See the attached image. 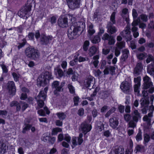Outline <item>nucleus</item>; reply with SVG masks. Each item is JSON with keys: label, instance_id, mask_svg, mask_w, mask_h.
Segmentation results:
<instances>
[{"label": "nucleus", "instance_id": "f257e3e1", "mask_svg": "<svg viewBox=\"0 0 154 154\" xmlns=\"http://www.w3.org/2000/svg\"><path fill=\"white\" fill-rule=\"evenodd\" d=\"M77 26L71 25L68 29L67 35L70 40L76 38L82 32L85 27V23L83 21H79Z\"/></svg>", "mask_w": 154, "mask_h": 154}, {"label": "nucleus", "instance_id": "f03ea898", "mask_svg": "<svg viewBox=\"0 0 154 154\" xmlns=\"http://www.w3.org/2000/svg\"><path fill=\"white\" fill-rule=\"evenodd\" d=\"M69 17L72 21V18H73L72 15L66 14L61 15L57 20L58 26L61 28H66L68 26V18Z\"/></svg>", "mask_w": 154, "mask_h": 154}, {"label": "nucleus", "instance_id": "7ed1b4c3", "mask_svg": "<svg viewBox=\"0 0 154 154\" xmlns=\"http://www.w3.org/2000/svg\"><path fill=\"white\" fill-rule=\"evenodd\" d=\"M25 53L28 57L33 60L36 59L38 56L37 50L33 47L27 48L25 51Z\"/></svg>", "mask_w": 154, "mask_h": 154}, {"label": "nucleus", "instance_id": "20e7f679", "mask_svg": "<svg viewBox=\"0 0 154 154\" xmlns=\"http://www.w3.org/2000/svg\"><path fill=\"white\" fill-rule=\"evenodd\" d=\"M53 79L51 72L45 71L44 73L43 77L42 79H39V84L40 86H45L47 84V82Z\"/></svg>", "mask_w": 154, "mask_h": 154}, {"label": "nucleus", "instance_id": "39448f33", "mask_svg": "<svg viewBox=\"0 0 154 154\" xmlns=\"http://www.w3.org/2000/svg\"><path fill=\"white\" fill-rule=\"evenodd\" d=\"M7 89L10 95L13 96L16 94V86L13 81H9L7 84Z\"/></svg>", "mask_w": 154, "mask_h": 154}, {"label": "nucleus", "instance_id": "423d86ee", "mask_svg": "<svg viewBox=\"0 0 154 154\" xmlns=\"http://www.w3.org/2000/svg\"><path fill=\"white\" fill-rule=\"evenodd\" d=\"M80 127L82 133L85 135L90 132L92 129L91 125L89 124L86 121L81 124Z\"/></svg>", "mask_w": 154, "mask_h": 154}, {"label": "nucleus", "instance_id": "0eeeda50", "mask_svg": "<svg viewBox=\"0 0 154 154\" xmlns=\"http://www.w3.org/2000/svg\"><path fill=\"white\" fill-rule=\"evenodd\" d=\"M37 103L38 106L40 108H42L45 104L44 101L45 100V95L43 92L40 91L37 96Z\"/></svg>", "mask_w": 154, "mask_h": 154}, {"label": "nucleus", "instance_id": "6e6552de", "mask_svg": "<svg viewBox=\"0 0 154 154\" xmlns=\"http://www.w3.org/2000/svg\"><path fill=\"white\" fill-rule=\"evenodd\" d=\"M67 5L69 8L73 10L80 6L79 0H66Z\"/></svg>", "mask_w": 154, "mask_h": 154}, {"label": "nucleus", "instance_id": "1a4fd4ad", "mask_svg": "<svg viewBox=\"0 0 154 154\" xmlns=\"http://www.w3.org/2000/svg\"><path fill=\"white\" fill-rule=\"evenodd\" d=\"M143 83L142 85L143 88L144 90L148 89L153 86V83L150 78L147 75L143 78Z\"/></svg>", "mask_w": 154, "mask_h": 154}, {"label": "nucleus", "instance_id": "9d476101", "mask_svg": "<svg viewBox=\"0 0 154 154\" xmlns=\"http://www.w3.org/2000/svg\"><path fill=\"white\" fill-rule=\"evenodd\" d=\"M52 38L51 35L46 36L44 34H42L40 37V41L43 45H47L50 43Z\"/></svg>", "mask_w": 154, "mask_h": 154}, {"label": "nucleus", "instance_id": "9b49d317", "mask_svg": "<svg viewBox=\"0 0 154 154\" xmlns=\"http://www.w3.org/2000/svg\"><path fill=\"white\" fill-rule=\"evenodd\" d=\"M109 125L114 129L116 128L118 126L119 122L117 118L112 117L109 119Z\"/></svg>", "mask_w": 154, "mask_h": 154}, {"label": "nucleus", "instance_id": "f8f14e48", "mask_svg": "<svg viewBox=\"0 0 154 154\" xmlns=\"http://www.w3.org/2000/svg\"><path fill=\"white\" fill-rule=\"evenodd\" d=\"M122 54L120 60L121 62H124L126 61L128 57L129 51L128 49L125 48L122 50Z\"/></svg>", "mask_w": 154, "mask_h": 154}, {"label": "nucleus", "instance_id": "ddd939ff", "mask_svg": "<svg viewBox=\"0 0 154 154\" xmlns=\"http://www.w3.org/2000/svg\"><path fill=\"white\" fill-rule=\"evenodd\" d=\"M120 88L124 92L128 91L130 89V84L127 81L123 82L121 84Z\"/></svg>", "mask_w": 154, "mask_h": 154}, {"label": "nucleus", "instance_id": "4468645a", "mask_svg": "<svg viewBox=\"0 0 154 154\" xmlns=\"http://www.w3.org/2000/svg\"><path fill=\"white\" fill-rule=\"evenodd\" d=\"M99 52L98 48L95 46H91L88 49V54L90 57H92Z\"/></svg>", "mask_w": 154, "mask_h": 154}, {"label": "nucleus", "instance_id": "2eb2a0df", "mask_svg": "<svg viewBox=\"0 0 154 154\" xmlns=\"http://www.w3.org/2000/svg\"><path fill=\"white\" fill-rule=\"evenodd\" d=\"M134 115L133 116L132 119L133 121L136 122H137L138 121L139 119L141 118L140 114L138 110L137 109L135 110L134 111Z\"/></svg>", "mask_w": 154, "mask_h": 154}, {"label": "nucleus", "instance_id": "dca6fc26", "mask_svg": "<svg viewBox=\"0 0 154 154\" xmlns=\"http://www.w3.org/2000/svg\"><path fill=\"white\" fill-rule=\"evenodd\" d=\"M56 115L58 118L61 121H63L66 119V114L65 112H57L56 113Z\"/></svg>", "mask_w": 154, "mask_h": 154}, {"label": "nucleus", "instance_id": "f3484780", "mask_svg": "<svg viewBox=\"0 0 154 154\" xmlns=\"http://www.w3.org/2000/svg\"><path fill=\"white\" fill-rule=\"evenodd\" d=\"M150 137L149 134L147 133H144L143 134V144L146 146L150 140Z\"/></svg>", "mask_w": 154, "mask_h": 154}, {"label": "nucleus", "instance_id": "a211bd4d", "mask_svg": "<svg viewBox=\"0 0 154 154\" xmlns=\"http://www.w3.org/2000/svg\"><path fill=\"white\" fill-rule=\"evenodd\" d=\"M107 32L111 34H113L116 33L117 29L114 26H112V25L108 26H107Z\"/></svg>", "mask_w": 154, "mask_h": 154}, {"label": "nucleus", "instance_id": "6ab92c4d", "mask_svg": "<svg viewBox=\"0 0 154 154\" xmlns=\"http://www.w3.org/2000/svg\"><path fill=\"white\" fill-rule=\"evenodd\" d=\"M143 69L142 63L141 62L138 63L134 69V72L135 73H138L140 72Z\"/></svg>", "mask_w": 154, "mask_h": 154}, {"label": "nucleus", "instance_id": "aec40b11", "mask_svg": "<svg viewBox=\"0 0 154 154\" xmlns=\"http://www.w3.org/2000/svg\"><path fill=\"white\" fill-rule=\"evenodd\" d=\"M100 37L98 35L92 36L91 38V42L93 44H97L100 41Z\"/></svg>", "mask_w": 154, "mask_h": 154}, {"label": "nucleus", "instance_id": "412c9836", "mask_svg": "<svg viewBox=\"0 0 154 154\" xmlns=\"http://www.w3.org/2000/svg\"><path fill=\"white\" fill-rule=\"evenodd\" d=\"M24 125L25 127L23 128L22 131V133L23 134H25L26 131H29L32 126V125L26 123H25Z\"/></svg>", "mask_w": 154, "mask_h": 154}, {"label": "nucleus", "instance_id": "4be33fe9", "mask_svg": "<svg viewBox=\"0 0 154 154\" xmlns=\"http://www.w3.org/2000/svg\"><path fill=\"white\" fill-rule=\"evenodd\" d=\"M55 74L56 75H58V76L60 78H61L63 75L64 73L62 69L60 68L56 69H54Z\"/></svg>", "mask_w": 154, "mask_h": 154}, {"label": "nucleus", "instance_id": "5701e85b", "mask_svg": "<svg viewBox=\"0 0 154 154\" xmlns=\"http://www.w3.org/2000/svg\"><path fill=\"white\" fill-rule=\"evenodd\" d=\"M6 152V145L4 143H0V154H4Z\"/></svg>", "mask_w": 154, "mask_h": 154}, {"label": "nucleus", "instance_id": "b1692460", "mask_svg": "<svg viewBox=\"0 0 154 154\" xmlns=\"http://www.w3.org/2000/svg\"><path fill=\"white\" fill-rule=\"evenodd\" d=\"M90 45V42L88 40L85 41L83 44L82 48L84 51L86 52L88 50Z\"/></svg>", "mask_w": 154, "mask_h": 154}, {"label": "nucleus", "instance_id": "393cba45", "mask_svg": "<svg viewBox=\"0 0 154 154\" xmlns=\"http://www.w3.org/2000/svg\"><path fill=\"white\" fill-rule=\"evenodd\" d=\"M142 132L140 129H139L135 138L137 142L141 141L142 139Z\"/></svg>", "mask_w": 154, "mask_h": 154}, {"label": "nucleus", "instance_id": "a878e982", "mask_svg": "<svg viewBox=\"0 0 154 154\" xmlns=\"http://www.w3.org/2000/svg\"><path fill=\"white\" fill-rule=\"evenodd\" d=\"M62 128H59L56 127L54 128L52 130L51 134L53 135H56L57 134L58 132H60L62 131Z\"/></svg>", "mask_w": 154, "mask_h": 154}, {"label": "nucleus", "instance_id": "bb28decb", "mask_svg": "<svg viewBox=\"0 0 154 154\" xmlns=\"http://www.w3.org/2000/svg\"><path fill=\"white\" fill-rule=\"evenodd\" d=\"M31 8L32 6L31 5H29L25 4V6L24 7L23 11L25 13V14L31 10Z\"/></svg>", "mask_w": 154, "mask_h": 154}, {"label": "nucleus", "instance_id": "cd10ccee", "mask_svg": "<svg viewBox=\"0 0 154 154\" xmlns=\"http://www.w3.org/2000/svg\"><path fill=\"white\" fill-rule=\"evenodd\" d=\"M65 84V83L63 82H63H62L61 84V85L60 86H58L56 88H55V90L54 91V93L55 94H57V92H60L61 91V90L62 89V90L63 91V89L62 88L63 86L64 85H63Z\"/></svg>", "mask_w": 154, "mask_h": 154}, {"label": "nucleus", "instance_id": "c85d7f7f", "mask_svg": "<svg viewBox=\"0 0 154 154\" xmlns=\"http://www.w3.org/2000/svg\"><path fill=\"white\" fill-rule=\"evenodd\" d=\"M94 77L92 76H90L86 80L87 81L86 82V85H87V87L89 88L91 86V83L93 81Z\"/></svg>", "mask_w": 154, "mask_h": 154}, {"label": "nucleus", "instance_id": "c756f323", "mask_svg": "<svg viewBox=\"0 0 154 154\" xmlns=\"http://www.w3.org/2000/svg\"><path fill=\"white\" fill-rule=\"evenodd\" d=\"M22 41L23 42H22L18 43V45L17 46V48L18 49H20L24 47L27 43L26 40L25 38H23L22 40Z\"/></svg>", "mask_w": 154, "mask_h": 154}, {"label": "nucleus", "instance_id": "7c9ffc66", "mask_svg": "<svg viewBox=\"0 0 154 154\" xmlns=\"http://www.w3.org/2000/svg\"><path fill=\"white\" fill-rule=\"evenodd\" d=\"M140 17L143 22H146L148 20V16L145 14H142L140 16Z\"/></svg>", "mask_w": 154, "mask_h": 154}, {"label": "nucleus", "instance_id": "2f4dec72", "mask_svg": "<svg viewBox=\"0 0 154 154\" xmlns=\"http://www.w3.org/2000/svg\"><path fill=\"white\" fill-rule=\"evenodd\" d=\"M83 136V134L80 133L79 134V137H78V143L79 145H81L83 142V140L82 138Z\"/></svg>", "mask_w": 154, "mask_h": 154}, {"label": "nucleus", "instance_id": "473e14b6", "mask_svg": "<svg viewBox=\"0 0 154 154\" xmlns=\"http://www.w3.org/2000/svg\"><path fill=\"white\" fill-rule=\"evenodd\" d=\"M67 87L69 89V92L71 94H75V89L72 85L69 84Z\"/></svg>", "mask_w": 154, "mask_h": 154}, {"label": "nucleus", "instance_id": "72a5a7b5", "mask_svg": "<svg viewBox=\"0 0 154 154\" xmlns=\"http://www.w3.org/2000/svg\"><path fill=\"white\" fill-rule=\"evenodd\" d=\"M116 46L119 49H122L124 48L125 46V42H124L122 41L119 42H117Z\"/></svg>", "mask_w": 154, "mask_h": 154}, {"label": "nucleus", "instance_id": "f704fd0d", "mask_svg": "<svg viewBox=\"0 0 154 154\" xmlns=\"http://www.w3.org/2000/svg\"><path fill=\"white\" fill-rule=\"evenodd\" d=\"M149 101L146 99H144L141 103V106H148L149 104Z\"/></svg>", "mask_w": 154, "mask_h": 154}, {"label": "nucleus", "instance_id": "c9c22d12", "mask_svg": "<svg viewBox=\"0 0 154 154\" xmlns=\"http://www.w3.org/2000/svg\"><path fill=\"white\" fill-rule=\"evenodd\" d=\"M141 80V77L140 76L137 77V78H134V81L136 84L135 85L140 86V82Z\"/></svg>", "mask_w": 154, "mask_h": 154}, {"label": "nucleus", "instance_id": "e433bc0d", "mask_svg": "<svg viewBox=\"0 0 154 154\" xmlns=\"http://www.w3.org/2000/svg\"><path fill=\"white\" fill-rule=\"evenodd\" d=\"M20 103L23 104L22 106L21 109L22 111L23 112L28 107L29 105L24 101H20Z\"/></svg>", "mask_w": 154, "mask_h": 154}, {"label": "nucleus", "instance_id": "4c0bfd02", "mask_svg": "<svg viewBox=\"0 0 154 154\" xmlns=\"http://www.w3.org/2000/svg\"><path fill=\"white\" fill-rule=\"evenodd\" d=\"M146 57V54L143 53H140L137 55V58L140 60H143Z\"/></svg>", "mask_w": 154, "mask_h": 154}, {"label": "nucleus", "instance_id": "58836bf2", "mask_svg": "<svg viewBox=\"0 0 154 154\" xmlns=\"http://www.w3.org/2000/svg\"><path fill=\"white\" fill-rule=\"evenodd\" d=\"M116 13L115 12H113L111 16L110 20L112 22V24H115L116 23L115 15Z\"/></svg>", "mask_w": 154, "mask_h": 154}, {"label": "nucleus", "instance_id": "ea45409f", "mask_svg": "<svg viewBox=\"0 0 154 154\" xmlns=\"http://www.w3.org/2000/svg\"><path fill=\"white\" fill-rule=\"evenodd\" d=\"M144 146L140 145H137L135 148V149L136 150V152H140L141 150L144 149Z\"/></svg>", "mask_w": 154, "mask_h": 154}, {"label": "nucleus", "instance_id": "a19ab883", "mask_svg": "<svg viewBox=\"0 0 154 154\" xmlns=\"http://www.w3.org/2000/svg\"><path fill=\"white\" fill-rule=\"evenodd\" d=\"M111 37H112V35H109L107 33H105L102 37V39L104 40H108Z\"/></svg>", "mask_w": 154, "mask_h": 154}, {"label": "nucleus", "instance_id": "79ce46f5", "mask_svg": "<svg viewBox=\"0 0 154 154\" xmlns=\"http://www.w3.org/2000/svg\"><path fill=\"white\" fill-rule=\"evenodd\" d=\"M64 140L68 143H71V137L68 134H65Z\"/></svg>", "mask_w": 154, "mask_h": 154}, {"label": "nucleus", "instance_id": "37998d69", "mask_svg": "<svg viewBox=\"0 0 154 154\" xmlns=\"http://www.w3.org/2000/svg\"><path fill=\"white\" fill-rule=\"evenodd\" d=\"M100 90L99 88L96 87L94 89L92 94L91 95V97H95L97 95V93Z\"/></svg>", "mask_w": 154, "mask_h": 154}, {"label": "nucleus", "instance_id": "c03bdc74", "mask_svg": "<svg viewBox=\"0 0 154 154\" xmlns=\"http://www.w3.org/2000/svg\"><path fill=\"white\" fill-rule=\"evenodd\" d=\"M79 100V98L78 96L74 97L73 98V102L74 105L77 106Z\"/></svg>", "mask_w": 154, "mask_h": 154}, {"label": "nucleus", "instance_id": "a18cd8bd", "mask_svg": "<svg viewBox=\"0 0 154 154\" xmlns=\"http://www.w3.org/2000/svg\"><path fill=\"white\" fill-rule=\"evenodd\" d=\"M0 66L2 69L3 73H7L8 72V70L6 66L4 64H1Z\"/></svg>", "mask_w": 154, "mask_h": 154}, {"label": "nucleus", "instance_id": "49530a36", "mask_svg": "<svg viewBox=\"0 0 154 154\" xmlns=\"http://www.w3.org/2000/svg\"><path fill=\"white\" fill-rule=\"evenodd\" d=\"M12 75L14 79V81L15 82H17L19 81V77L16 73L13 72L12 73Z\"/></svg>", "mask_w": 154, "mask_h": 154}, {"label": "nucleus", "instance_id": "de8ad7c7", "mask_svg": "<svg viewBox=\"0 0 154 154\" xmlns=\"http://www.w3.org/2000/svg\"><path fill=\"white\" fill-rule=\"evenodd\" d=\"M57 20V18L56 17L54 16H53L51 17L50 19H49V22L51 23L52 24H55Z\"/></svg>", "mask_w": 154, "mask_h": 154}, {"label": "nucleus", "instance_id": "09e8293b", "mask_svg": "<svg viewBox=\"0 0 154 154\" xmlns=\"http://www.w3.org/2000/svg\"><path fill=\"white\" fill-rule=\"evenodd\" d=\"M108 41V44L110 45H114L115 42V39L112 36V37L110 38Z\"/></svg>", "mask_w": 154, "mask_h": 154}, {"label": "nucleus", "instance_id": "8fccbe9b", "mask_svg": "<svg viewBox=\"0 0 154 154\" xmlns=\"http://www.w3.org/2000/svg\"><path fill=\"white\" fill-rule=\"evenodd\" d=\"M118 109L120 113H123L124 112L125 106L122 105H120L118 106Z\"/></svg>", "mask_w": 154, "mask_h": 154}, {"label": "nucleus", "instance_id": "3c124183", "mask_svg": "<svg viewBox=\"0 0 154 154\" xmlns=\"http://www.w3.org/2000/svg\"><path fill=\"white\" fill-rule=\"evenodd\" d=\"M109 71L110 72V73L112 75H113L115 74V70L116 69V68L115 67L112 66H109Z\"/></svg>", "mask_w": 154, "mask_h": 154}, {"label": "nucleus", "instance_id": "603ef678", "mask_svg": "<svg viewBox=\"0 0 154 154\" xmlns=\"http://www.w3.org/2000/svg\"><path fill=\"white\" fill-rule=\"evenodd\" d=\"M109 95V93L107 91H104L103 93L102 97L103 98L106 99Z\"/></svg>", "mask_w": 154, "mask_h": 154}, {"label": "nucleus", "instance_id": "864d4df0", "mask_svg": "<svg viewBox=\"0 0 154 154\" xmlns=\"http://www.w3.org/2000/svg\"><path fill=\"white\" fill-rule=\"evenodd\" d=\"M27 94L26 93H22L20 97V99L21 100H24L27 98Z\"/></svg>", "mask_w": 154, "mask_h": 154}, {"label": "nucleus", "instance_id": "5fc2aeb1", "mask_svg": "<svg viewBox=\"0 0 154 154\" xmlns=\"http://www.w3.org/2000/svg\"><path fill=\"white\" fill-rule=\"evenodd\" d=\"M132 16L133 17V19H136L138 15V14L137 13V12L136 10V9H132Z\"/></svg>", "mask_w": 154, "mask_h": 154}, {"label": "nucleus", "instance_id": "6e6d98bb", "mask_svg": "<svg viewBox=\"0 0 154 154\" xmlns=\"http://www.w3.org/2000/svg\"><path fill=\"white\" fill-rule=\"evenodd\" d=\"M140 86L134 85V91L135 93H137L138 94L140 93L139 88Z\"/></svg>", "mask_w": 154, "mask_h": 154}, {"label": "nucleus", "instance_id": "4d7b16f0", "mask_svg": "<svg viewBox=\"0 0 154 154\" xmlns=\"http://www.w3.org/2000/svg\"><path fill=\"white\" fill-rule=\"evenodd\" d=\"M28 37L29 38V39L33 40H34V33L32 32H29L28 35Z\"/></svg>", "mask_w": 154, "mask_h": 154}, {"label": "nucleus", "instance_id": "13d9d810", "mask_svg": "<svg viewBox=\"0 0 154 154\" xmlns=\"http://www.w3.org/2000/svg\"><path fill=\"white\" fill-rule=\"evenodd\" d=\"M74 73L72 69L71 68H70L68 69L66 72L67 76H68V75H72Z\"/></svg>", "mask_w": 154, "mask_h": 154}, {"label": "nucleus", "instance_id": "bf43d9fd", "mask_svg": "<svg viewBox=\"0 0 154 154\" xmlns=\"http://www.w3.org/2000/svg\"><path fill=\"white\" fill-rule=\"evenodd\" d=\"M37 113L40 116H45V112L42 109L38 110L37 111Z\"/></svg>", "mask_w": 154, "mask_h": 154}, {"label": "nucleus", "instance_id": "052dcab7", "mask_svg": "<svg viewBox=\"0 0 154 154\" xmlns=\"http://www.w3.org/2000/svg\"><path fill=\"white\" fill-rule=\"evenodd\" d=\"M77 114L80 116H82L84 114L83 108H80L78 110Z\"/></svg>", "mask_w": 154, "mask_h": 154}, {"label": "nucleus", "instance_id": "680f3d73", "mask_svg": "<svg viewBox=\"0 0 154 154\" xmlns=\"http://www.w3.org/2000/svg\"><path fill=\"white\" fill-rule=\"evenodd\" d=\"M124 117L126 121L128 122L131 119V116L130 114H127L124 115Z\"/></svg>", "mask_w": 154, "mask_h": 154}, {"label": "nucleus", "instance_id": "e2e57ef3", "mask_svg": "<svg viewBox=\"0 0 154 154\" xmlns=\"http://www.w3.org/2000/svg\"><path fill=\"white\" fill-rule=\"evenodd\" d=\"M143 120L144 121L147 122L148 123H150L151 122V120L149 118L147 115L144 116L143 118Z\"/></svg>", "mask_w": 154, "mask_h": 154}, {"label": "nucleus", "instance_id": "0e129e2a", "mask_svg": "<svg viewBox=\"0 0 154 154\" xmlns=\"http://www.w3.org/2000/svg\"><path fill=\"white\" fill-rule=\"evenodd\" d=\"M63 121L59 120H57L55 121L56 125L58 126H62L63 124Z\"/></svg>", "mask_w": 154, "mask_h": 154}, {"label": "nucleus", "instance_id": "69168bd1", "mask_svg": "<svg viewBox=\"0 0 154 154\" xmlns=\"http://www.w3.org/2000/svg\"><path fill=\"white\" fill-rule=\"evenodd\" d=\"M136 125L134 121H131L128 123V127L129 128H134Z\"/></svg>", "mask_w": 154, "mask_h": 154}, {"label": "nucleus", "instance_id": "338daca9", "mask_svg": "<svg viewBox=\"0 0 154 154\" xmlns=\"http://www.w3.org/2000/svg\"><path fill=\"white\" fill-rule=\"evenodd\" d=\"M104 32V29L103 27H100L99 29V31L98 32L97 35L99 36H101Z\"/></svg>", "mask_w": 154, "mask_h": 154}, {"label": "nucleus", "instance_id": "774afa93", "mask_svg": "<svg viewBox=\"0 0 154 154\" xmlns=\"http://www.w3.org/2000/svg\"><path fill=\"white\" fill-rule=\"evenodd\" d=\"M106 63V60H102L100 63V68L102 69H103L105 67Z\"/></svg>", "mask_w": 154, "mask_h": 154}]
</instances>
